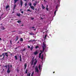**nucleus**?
I'll return each instance as SVG.
<instances>
[{
    "label": "nucleus",
    "instance_id": "23",
    "mask_svg": "<svg viewBox=\"0 0 76 76\" xmlns=\"http://www.w3.org/2000/svg\"><path fill=\"white\" fill-rule=\"evenodd\" d=\"M34 74V72H33L31 73V76H33V75Z\"/></svg>",
    "mask_w": 76,
    "mask_h": 76
},
{
    "label": "nucleus",
    "instance_id": "6",
    "mask_svg": "<svg viewBox=\"0 0 76 76\" xmlns=\"http://www.w3.org/2000/svg\"><path fill=\"white\" fill-rule=\"evenodd\" d=\"M30 8L32 10H34L35 9V8H34V7L33 6H31Z\"/></svg>",
    "mask_w": 76,
    "mask_h": 76
},
{
    "label": "nucleus",
    "instance_id": "34",
    "mask_svg": "<svg viewBox=\"0 0 76 76\" xmlns=\"http://www.w3.org/2000/svg\"><path fill=\"white\" fill-rule=\"evenodd\" d=\"M42 60H43V55H42V58H41Z\"/></svg>",
    "mask_w": 76,
    "mask_h": 76
},
{
    "label": "nucleus",
    "instance_id": "59",
    "mask_svg": "<svg viewBox=\"0 0 76 76\" xmlns=\"http://www.w3.org/2000/svg\"><path fill=\"white\" fill-rule=\"evenodd\" d=\"M35 10H37V9L35 8Z\"/></svg>",
    "mask_w": 76,
    "mask_h": 76
},
{
    "label": "nucleus",
    "instance_id": "3",
    "mask_svg": "<svg viewBox=\"0 0 76 76\" xmlns=\"http://www.w3.org/2000/svg\"><path fill=\"white\" fill-rule=\"evenodd\" d=\"M35 62L34 63V66H33V67H35V65L36 64H37V62H38V60H36V59L35 58Z\"/></svg>",
    "mask_w": 76,
    "mask_h": 76
},
{
    "label": "nucleus",
    "instance_id": "13",
    "mask_svg": "<svg viewBox=\"0 0 76 76\" xmlns=\"http://www.w3.org/2000/svg\"><path fill=\"white\" fill-rule=\"evenodd\" d=\"M34 58H35L34 57H33V58H32V60H31V62H34V60H34Z\"/></svg>",
    "mask_w": 76,
    "mask_h": 76
},
{
    "label": "nucleus",
    "instance_id": "11",
    "mask_svg": "<svg viewBox=\"0 0 76 76\" xmlns=\"http://www.w3.org/2000/svg\"><path fill=\"white\" fill-rule=\"evenodd\" d=\"M24 70L26 69V67H27V64H25L24 65Z\"/></svg>",
    "mask_w": 76,
    "mask_h": 76
},
{
    "label": "nucleus",
    "instance_id": "42",
    "mask_svg": "<svg viewBox=\"0 0 76 76\" xmlns=\"http://www.w3.org/2000/svg\"><path fill=\"white\" fill-rule=\"evenodd\" d=\"M19 71H20V70H19L18 69H17V72H19Z\"/></svg>",
    "mask_w": 76,
    "mask_h": 76
},
{
    "label": "nucleus",
    "instance_id": "60",
    "mask_svg": "<svg viewBox=\"0 0 76 76\" xmlns=\"http://www.w3.org/2000/svg\"><path fill=\"white\" fill-rule=\"evenodd\" d=\"M35 3H37V1H35Z\"/></svg>",
    "mask_w": 76,
    "mask_h": 76
},
{
    "label": "nucleus",
    "instance_id": "27",
    "mask_svg": "<svg viewBox=\"0 0 76 76\" xmlns=\"http://www.w3.org/2000/svg\"><path fill=\"white\" fill-rule=\"evenodd\" d=\"M27 5V3H25L24 4V6L26 7Z\"/></svg>",
    "mask_w": 76,
    "mask_h": 76
},
{
    "label": "nucleus",
    "instance_id": "26",
    "mask_svg": "<svg viewBox=\"0 0 76 76\" xmlns=\"http://www.w3.org/2000/svg\"><path fill=\"white\" fill-rule=\"evenodd\" d=\"M29 34H30L31 35H34V34L33 33H29Z\"/></svg>",
    "mask_w": 76,
    "mask_h": 76
},
{
    "label": "nucleus",
    "instance_id": "31",
    "mask_svg": "<svg viewBox=\"0 0 76 76\" xmlns=\"http://www.w3.org/2000/svg\"><path fill=\"white\" fill-rule=\"evenodd\" d=\"M39 70H40L41 66L40 65H39Z\"/></svg>",
    "mask_w": 76,
    "mask_h": 76
},
{
    "label": "nucleus",
    "instance_id": "28",
    "mask_svg": "<svg viewBox=\"0 0 76 76\" xmlns=\"http://www.w3.org/2000/svg\"><path fill=\"white\" fill-rule=\"evenodd\" d=\"M15 60H17V56H16V55L15 56Z\"/></svg>",
    "mask_w": 76,
    "mask_h": 76
},
{
    "label": "nucleus",
    "instance_id": "20",
    "mask_svg": "<svg viewBox=\"0 0 76 76\" xmlns=\"http://www.w3.org/2000/svg\"><path fill=\"white\" fill-rule=\"evenodd\" d=\"M47 34H45V36L44 37V39H46V38H47Z\"/></svg>",
    "mask_w": 76,
    "mask_h": 76
},
{
    "label": "nucleus",
    "instance_id": "35",
    "mask_svg": "<svg viewBox=\"0 0 76 76\" xmlns=\"http://www.w3.org/2000/svg\"><path fill=\"white\" fill-rule=\"evenodd\" d=\"M35 28V27H31L30 29H31L32 28Z\"/></svg>",
    "mask_w": 76,
    "mask_h": 76
},
{
    "label": "nucleus",
    "instance_id": "29",
    "mask_svg": "<svg viewBox=\"0 0 76 76\" xmlns=\"http://www.w3.org/2000/svg\"><path fill=\"white\" fill-rule=\"evenodd\" d=\"M16 38H17L16 39V40H15V41H16L17 40H18V36L16 37Z\"/></svg>",
    "mask_w": 76,
    "mask_h": 76
},
{
    "label": "nucleus",
    "instance_id": "10",
    "mask_svg": "<svg viewBox=\"0 0 76 76\" xmlns=\"http://www.w3.org/2000/svg\"><path fill=\"white\" fill-rule=\"evenodd\" d=\"M34 55H36L37 54H38V52L37 51H36L35 52H34Z\"/></svg>",
    "mask_w": 76,
    "mask_h": 76
},
{
    "label": "nucleus",
    "instance_id": "37",
    "mask_svg": "<svg viewBox=\"0 0 76 76\" xmlns=\"http://www.w3.org/2000/svg\"><path fill=\"white\" fill-rule=\"evenodd\" d=\"M32 5V4L31 3H29V6H31Z\"/></svg>",
    "mask_w": 76,
    "mask_h": 76
},
{
    "label": "nucleus",
    "instance_id": "54",
    "mask_svg": "<svg viewBox=\"0 0 76 76\" xmlns=\"http://www.w3.org/2000/svg\"><path fill=\"white\" fill-rule=\"evenodd\" d=\"M31 19L32 20H34V18H32Z\"/></svg>",
    "mask_w": 76,
    "mask_h": 76
},
{
    "label": "nucleus",
    "instance_id": "44",
    "mask_svg": "<svg viewBox=\"0 0 76 76\" xmlns=\"http://www.w3.org/2000/svg\"><path fill=\"white\" fill-rule=\"evenodd\" d=\"M8 54H5V56H6L7 57H8Z\"/></svg>",
    "mask_w": 76,
    "mask_h": 76
},
{
    "label": "nucleus",
    "instance_id": "43",
    "mask_svg": "<svg viewBox=\"0 0 76 76\" xmlns=\"http://www.w3.org/2000/svg\"><path fill=\"white\" fill-rule=\"evenodd\" d=\"M33 63H34V62H31V65H33Z\"/></svg>",
    "mask_w": 76,
    "mask_h": 76
},
{
    "label": "nucleus",
    "instance_id": "47",
    "mask_svg": "<svg viewBox=\"0 0 76 76\" xmlns=\"http://www.w3.org/2000/svg\"><path fill=\"white\" fill-rule=\"evenodd\" d=\"M46 10H47V11H48V7L46 8Z\"/></svg>",
    "mask_w": 76,
    "mask_h": 76
},
{
    "label": "nucleus",
    "instance_id": "53",
    "mask_svg": "<svg viewBox=\"0 0 76 76\" xmlns=\"http://www.w3.org/2000/svg\"><path fill=\"white\" fill-rule=\"evenodd\" d=\"M25 49H23V51H25Z\"/></svg>",
    "mask_w": 76,
    "mask_h": 76
},
{
    "label": "nucleus",
    "instance_id": "12",
    "mask_svg": "<svg viewBox=\"0 0 76 76\" xmlns=\"http://www.w3.org/2000/svg\"><path fill=\"white\" fill-rule=\"evenodd\" d=\"M19 0H14V4H15L16 3L18 2Z\"/></svg>",
    "mask_w": 76,
    "mask_h": 76
},
{
    "label": "nucleus",
    "instance_id": "40",
    "mask_svg": "<svg viewBox=\"0 0 76 76\" xmlns=\"http://www.w3.org/2000/svg\"><path fill=\"white\" fill-rule=\"evenodd\" d=\"M31 73L28 74V76H30Z\"/></svg>",
    "mask_w": 76,
    "mask_h": 76
},
{
    "label": "nucleus",
    "instance_id": "51",
    "mask_svg": "<svg viewBox=\"0 0 76 76\" xmlns=\"http://www.w3.org/2000/svg\"><path fill=\"white\" fill-rule=\"evenodd\" d=\"M0 41H1V38H0Z\"/></svg>",
    "mask_w": 76,
    "mask_h": 76
},
{
    "label": "nucleus",
    "instance_id": "30",
    "mask_svg": "<svg viewBox=\"0 0 76 76\" xmlns=\"http://www.w3.org/2000/svg\"><path fill=\"white\" fill-rule=\"evenodd\" d=\"M27 11H28V12H31V10H30L28 9V10H27Z\"/></svg>",
    "mask_w": 76,
    "mask_h": 76
},
{
    "label": "nucleus",
    "instance_id": "5",
    "mask_svg": "<svg viewBox=\"0 0 76 76\" xmlns=\"http://www.w3.org/2000/svg\"><path fill=\"white\" fill-rule=\"evenodd\" d=\"M20 4L21 5V7H22L23 4V1L21 0L20 1Z\"/></svg>",
    "mask_w": 76,
    "mask_h": 76
},
{
    "label": "nucleus",
    "instance_id": "25",
    "mask_svg": "<svg viewBox=\"0 0 76 76\" xmlns=\"http://www.w3.org/2000/svg\"><path fill=\"white\" fill-rule=\"evenodd\" d=\"M33 46H32L31 47V48H30V50H31V51H32V50H33Z\"/></svg>",
    "mask_w": 76,
    "mask_h": 76
},
{
    "label": "nucleus",
    "instance_id": "24",
    "mask_svg": "<svg viewBox=\"0 0 76 76\" xmlns=\"http://www.w3.org/2000/svg\"><path fill=\"white\" fill-rule=\"evenodd\" d=\"M23 38H21L20 39V41L23 42Z\"/></svg>",
    "mask_w": 76,
    "mask_h": 76
},
{
    "label": "nucleus",
    "instance_id": "2",
    "mask_svg": "<svg viewBox=\"0 0 76 76\" xmlns=\"http://www.w3.org/2000/svg\"><path fill=\"white\" fill-rule=\"evenodd\" d=\"M10 65H8V68L7 69V72L8 74H9L11 72V70L10 69Z\"/></svg>",
    "mask_w": 76,
    "mask_h": 76
},
{
    "label": "nucleus",
    "instance_id": "61",
    "mask_svg": "<svg viewBox=\"0 0 76 76\" xmlns=\"http://www.w3.org/2000/svg\"><path fill=\"white\" fill-rule=\"evenodd\" d=\"M57 11V10H55V12H56Z\"/></svg>",
    "mask_w": 76,
    "mask_h": 76
},
{
    "label": "nucleus",
    "instance_id": "63",
    "mask_svg": "<svg viewBox=\"0 0 76 76\" xmlns=\"http://www.w3.org/2000/svg\"><path fill=\"white\" fill-rule=\"evenodd\" d=\"M55 72H53V73H55Z\"/></svg>",
    "mask_w": 76,
    "mask_h": 76
},
{
    "label": "nucleus",
    "instance_id": "21",
    "mask_svg": "<svg viewBox=\"0 0 76 76\" xmlns=\"http://www.w3.org/2000/svg\"><path fill=\"white\" fill-rule=\"evenodd\" d=\"M42 48H43V50H42V52H44V51H45V47H42Z\"/></svg>",
    "mask_w": 76,
    "mask_h": 76
},
{
    "label": "nucleus",
    "instance_id": "18",
    "mask_svg": "<svg viewBox=\"0 0 76 76\" xmlns=\"http://www.w3.org/2000/svg\"><path fill=\"white\" fill-rule=\"evenodd\" d=\"M16 5L15 4H14V10H15V9H16Z\"/></svg>",
    "mask_w": 76,
    "mask_h": 76
},
{
    "label": "nucleus",
    "instance_id": "50",
    "mask_svg": "<svg viewBox=\"0 0 76 76\" xmlns=\"http://www.w3.org/2000/svg\"><path fill=\"white\" fill-rule=\"evenodd\" d=\"M36 29L35 28V29H33V30L34 31H36Z\"/></svg>",
    "mask_w": 76,
    "mask_h": 76
},
{
    "label": "nucleus",
    "instance_id": "41",
    "mask_svg": "<svg viewBox=\"0 0 76 76\" xmlns=\"http://www.w3.org/2000/svg\"><path fill=\"white\" fill-rule=\"evenodd\" d=\"M21 13L22 14H23V11H21Z\"/></svg>",
    "mask_w": 76,
    "mask_h": 76
},
{
    "label": "nucleus",
    "instance_id": "17",
    "mask_svg": "<svg viewBox=\"0 0 76 76\" xmlns=\"http://www.w3.org/2000/svg\"><path fill=\"white\" fill-rule=\"evenodd\" d=\"M37 5V3H33V6H34V7H36V6Z\"/></svg>",
    "mask_w": 76,
    "mask_h": 76
},
{
    "label": "nucleus",
    "instance_id": "1",
    "mask_svg": "<svg viewBox=\"0 0 76 76\" xmlns=\"http://www.w3.org/2000/svg\"><path fill=\"white\" fill-rule=\"evenodd\" d=\"M8 53H10V52H6V53H4L2 54V56L3 55V57L2 58V59H3L4 60V58H5V54H8Z\"/></svg>",
    "mask_w": 76,
    "mask_h": 76
},
{
    "label": "nucleus",
    "instance_id": "62",
    "mask_svg": "<svg viewBox=\"0 0 76 76\" xmlns=\"http://www.w3.org/2000/svg\"><path fill=\"white\" fill-rule=\"evenodd\" d=\"M47 8H48V5H47Z\"/></svg>",
    "mask_w": 76,
    "mask_h": 76
},
{
    "label": "nucleus",
    "instance_id": "15",
    "mask_svg": "<svg viewBox=\"0 0 76 76\" xmlns=\"http://www.w3.org/2000/svg\"><path fill=\"white\" fill-rule=\"evenodd\" d=\"M20 62L22 61L21 55L20 56Z\"/></svg>",
    "mask_w": 76,
    "mask_h": 76
},
{
    "label": "nucleus",
    "instance_id": "36",
    "mask_svg": "<svg viewBox=\"0 0 76 76\" xmlns=\"http://www.w3.org/2000/svg\"><path fill=\"white\" fill-rule=\"evenodd\" d=\"M35 41V39H34V40H31V42H34V41Z\"/></svg>",
    "mask_w": 76,
    "mask_h": 76
},
{
    "label": "nucleus",
    "instance_id": "64",
    "mask_svg": "<svg viewBox=\"0 0 76 76\" xmlns=\"http://www.w3.org/2000/svg\"><path fill=\"white\" fill-rule=\"evenodd\" d=\"M44 1L45 2L46 1L45 0H44Z\"/></svg>",
    "mask_w": 76,
    "mask_h": 76
},
{
    "label": "nucleus",
    "instance_id": "22",
    "mask_svg": "<svg viewBox=\"0 0 76 76\" xmlns=\"http://www.w3.org/2000/svg\"><path fill=\"white\" fill-rule=\"evenodd\" d=\"M7 67H8V65H6L4 66V68L5 67V68H6V69H7Z\"/></svg>",
    "mask_w": 76,
    "mask_h": 76
},
{
    "label": "nucleus",
    "instance_id": "49",
    "mask_svg": "<svg viewBox=\"0 0 76 76\" xmlns=\"http://www.w3.org/2000/svg\"><path fill=\"white\" fill-rule=\"evenodd\" d=\"M40 52H41V53H42L43 52H44V51H43V52L42 51V50H40Z\"/></svg>",
    "mask_w": 76,
    "mask_h": 76
},
{
    "label": "nucleus",
    "instance_id": "8",
    "mask_svg": "<svg viewBox=\"0 0 76 76\" xmlns=\"http://www.w3.org/2000/svg\"><path fill=\"white\" fill-rule=\"evenodd\" d=\"M10 7V6L9 5H7L6 7H5V9L7 11V9L9 8Z\"/></svg>",
    "mask_w": 76,
    "mask_h": 76
},
{
    "label": "nucleus",
    "instance_id": "4",
    "mask_svg": "<svg viewBox=\"0 0 76 76\" xmlns=\"http://www.w3.org/2000/svg\"><path fill=\"white\" fill-rule=\"evenodd\" d=\"M35 72H37L38 73V72H39V70H38V68H37V67H36L35 68Z\"/></svg>",
    "mask_w": 76,
    "mask_h": 76
},
{
    "label": "nucleus",
    "instance_id": "16",
    "mask_svg": "<svg viewBox=\"0 0 76 76\" xmlns=\"http://www.w3.org/2000/svg\"><path fill=\"white\" fill-rule=\"evenodd\" d=\"M42 9H43V10L45 8V7H44V6L42 4Z\"/></svg>",
    "mask_w": 76,
    "mask_h": 76
},
{
    "label": "nucleus",
    "instance_id": "38",
    "mask_svg": "<svg viewBox=\"0 0 76 76\" xmlns=\"http://www.w3.org/2000/svg\"><path fill=\"white\" fill-rule=\"evenodd\" d=\"M5 29L4 27H3V28H2V30H4Z\"/></svg>",
    "mask_w": 76,
    "mask_h": 76
},
{
    "label": "nucleus",
    "instance_id": "32",
    "mask_svg": "<svg viewBox=\"0 0 76 76\" xmlns=\"http://www.w3.org/2000/svg\"><path fill=\"white\" fill-rule=\"evenodd\" d=\"M39 47L38 46H37L36 47H35V49H37Z\"/></svg>",
    "mask_w": 76,
    "mask_h": 76
},
{
    "label": "nucleus",
    "instance_id": "57",
    "mask_svg": "<svg viewBox=\"0 0 76 76\" xmlns=\"http://www.w3.org/2000/svg\"><path fill=\"white\" fill-rule=\"evenodd\" d=\"M4 50H5V51H6V50L5 48L4 49Z\"/></svg>",
    "mask_w": 76,
    "mask_h": 76
},
{
    "label": "nucleus",
    "instance_id": "55",
    "mask_svg": "<svg viewBox=\"0 0 76 76\" xmlns=\"http://www.w3.org/2000/svg\"><path fill=\"white\" fill-rule=\"evenodd\" d=\"M14 13V12H12V14H13Z\"/></svg>",
    "mask_w": 76,
    "mask_h": 76
},
{
    "label": "nucleus",
    "instance_id": "52",
    "mask_svg": "<svg viewBox=\"0 0 76 76\" xmlns=\"http://www.w3.org/2000/svg\"><path fill=\"white\" fill-rule=\"evenodd\" d=\"M41 19L42 20H43V18L42 17H41Z\"/></svg>",
    "mask_w": 76,
    "mask_h": 76
},
{
    "label": "nucleus",
    "instance_id": "58",
    "mask_svg": "<svg viewBox=\"0 0 76 76\" xmlns=\"http://www.w3.org/2000/svg\"><path fill=\"white\" fill-rule=\"evenodd\" d=\"M12 67V65H10V67Z\"/></svg>",
    "mask_w": 76,
    "mask_h": 76
},
{
    "label": "nucleus",
    "instance_id": "45",
    "mask_svg": "<svg viewBox=\"0 0 76 76\" xmlns=\"http://www.w3.org/2000/svg\"><path fill=\"white\" fill-rule=\"evenodd\" d=\"M28 48H30V47L29 46H28Z\"/></svg>",
    "mask_w": 76,
    "mask_h": 76
},
{
    "label": "nucleus",
    "instance_id": "7",
    "mask_svg": "<svg viewBox=\"0 0 76 76\" xmlns=\"http://www.w3.org/2000/svg\"><path fill=\"white\" fill-rule=\"evenodd\" d=\"M21 15L20 13H18L16 14V16H17L18 17H20Z\"/></svg>",
    "mask_w": 76,
    "mask_h": 76
},
{
    "label": "nucleus",
    "instance_id": "39",
    "mask_svg": "<svg viewBox=\"0 0 76 76\" xmlns=\"http://www.w3.org/2000/svg\"><path fill=\"white\" fill-rule=\"evenodd\" d=\"M56 11H54V15H56Z\"/></svg>",
    "mask_w": 76,
    "mask_h": 76
},
{
    "label": "nucleus",
    "instance_id": "33",
    "mask_svg": "<svg viewBox=\"0 0 76 76\" xmlns=\"http://www.w3.org/2000/svg\"><path fill=\"white\" fill-rule=\"evenodd\" d=\"M28 70H27V69H26V72H25V73L26 74H27V71H28Z\"/></svg>",
    "mask_w": 76,
    "mask_h": 76
},
{
    "label": "nucleus",
    "instance_id": "14",
    "mask_svg": "<svg viewBox=\"0 0 76 76\" xmlns=\"http://www.w3.org/2000/svg\"><path fill=\"white\" fill-rule=\"evenodd\" d=\"M42 54V52L41 53H40L39 54V58H40L41 57V54Z\"/></svg>",
    "mask_w": 76,
    "mask_h": 76
},
{
    "label": "nucleus",
    "instance_id": "19",
    "mask_svg": "<svg viewBox=\"0 0 76 76\" xmlns=\"http://www.w3.org/2000/svg\"><path fill=\"white\" fill-rule=\"evenodd\" d=\"M17 22L18 23H21V21L20 20H18Z\"/></svg>",
    "mask_w": 76,
    "mask_h": 76
},
{
    "label": "nucleus",
    "instance_id": "48",
    "mask_svg": "<svg viewBox=\"0 0 76 76\" xmlns=\"http://www.w3.org/2000/svg\"><path fill=\"white\" fill-rule=\"evenodd\" d=\"M3 56V55H0V57H1Z\"/></svg>",
    "mask_w": 76,
    "mask_h": 76
},
{
    "label": "nucleus",
    "instance_id": "9",
    "mask_svg": "<svg viewBox=\"0 0 76 76\" xmlns=\"http://www.w3.org/2000/svg\"><path fill=\"white\" fill-rule=\"evenodd\" d=\"M43 45H44V46H42V47H44L45 48H46V46L47 45H45V43H44V42H43Z\"/></svg>",
    "mask_w": 76,
    "mask_h": 76
},
{
    "label": "nucleus",
    "instance_id": "46",
    "mask_svg": "<svg viewBox=\"0 0 76 76\" xmlns=\"http://www.w3.org/2000/svg\"><path fill=\"white\" fill-rule=\"evenodd\" d=\"M57 7H58V5H57L56 6V9H57Z\"/></svg>",
    "mask_w": 76,
    "mask_h": 76
},
{
    "label": "nucleus",
    "instance_id": "56",
    "mask_svg": "<svg viewBox=\"0 0 76 76\" xmlns=\"http://www.w3.org/2000/svg\"><path fill=\"white\" fill-rule=\"evenodd\" d=\"M32 40H30L29 41H28V42H31Z\"/></svg>",
    "mask_w": 76,
    "mask_h": 76
}]
</instances>
